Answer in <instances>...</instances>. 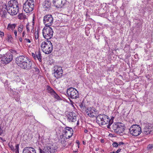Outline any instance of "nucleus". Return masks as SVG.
I'll return each mask as SVG.
<instances>
[{
	"label": "nucleus",
	"mask_w": 153,
	"mask_h": 153,
	"mask_svg": "<svg viewBox=\"0 0 153 153\" xmlns=\"http://www.w3.org/2000/svg\"><path fill=\"white\" fill-rule=\"evenodd\" d=\"M15 62L20 68L23 69L29 70L31 68L32 62L24 56H17Z\"/></svg>",
	"instance_id": "1"
},
{
	"label": "nucleus",
	"mask_w": 153,
	"mask_h": 153,
	"mask_svg": "<svg viewBox=\"0 0 153 153\" xmlns=\"http://www.w3.org/2000/svg\"><path fill=\"white\" fill-rule=\"evenodd\" d=\"M5 6L7 11L11 15H16L19 11V4L18 2L15 0L9 1Z\"/></svg>",
	"instance_id": "2"
},
{
	"label": "nucleus",
	"mask_w": 153,
	"mask_h": 153,
	"mask_svg": "<svg viewBox=\"0 0 153 153\" xmlns=\"http://www.w3.org/2000/svg\"><path fill=\"white\" fill-rule=\"evenodd\" d=\"M41 47L42 51L46 54H48L51 53L53 49L52 43L49 40L42 42Z\"/></svg>",
	"instance_id": "3"
},
{
	"label": "nucleus",
	"mask_w": 153,
	"mask_h": 153,
	"mask_svg": "<svg viewBox=\"0 0 153 153\" xmlns=\"http://www.w3.org/2000/svg\"><path fill=\"white\" fill-rule=\"evenodd\" d=\"M57 146L55 144H48L44 147L43 150L39 148V153H55L56 151Z\"/></svg>",
	"instance_id": "4"
},
{
	"label": "nucleus",
	"mask_w": 153,
	"mask_h": 153,
	"mask_svg": "<svg viewBox=\"0 0 153 153\" xmlns=\"http://www.w3.org/2000/svg\"><path fill=\"white\" fill-rule=\"evenodd\" d=\"M34 1L33 0H27L23 5V9L26 13H29L34 9Z\"/></svg>",
	"instance_id": "5"
},
{
	"label": "nucleus",
	"mask_w": 153,
	"mask_h": 153,
	"mask_svg": "<svg viewBox=\"0 0 153 153\" xmlns=\"http://www.w3.org/2000/svg\"><path fill=\"white\" fill-rule=\"evenodd\" d=\"M96 122L100 126L107 124L110 121L108 117L105 114H100L98 115L96 119Z\"/></svg>",
	"instance_id": "6"
},
{
	"label": "nucleus",
	"mask_w": 153,
	"mask_h": 153,
	"mask_svg": "<svg viewBox=\"0 0 153 153\" xmlns=\"http://www.w3.org/2000/svg\"><path fill=\"white\" fill-rule=\"evenodd\" d=\"M53 33L52 29L50 27H45L42 30V33L43 37L47 40L52 38Z\"/></svg>",
	"instance_id": "7"
},
{
	"label": "nucleus",
	"mask_w": 153,
	"mask_h": 153,
	"mask_svg": "<svg viewBox=\"0 0 153 153\" xmlns=\"http://www.w3.org/2000/svg\"><path fill=\"white\" fill-rule=\"evenodd\" d=\"M130 134L132 136H137L142 132L141 128L137 125H133L129 128Z\"/></svg>",
	"instance_id": "8"
},
{
	"label": "nucleus",
	"mask_w": 153,
	"mask_h": 153,
	"mask_svg": "<svg viewBox=\"0 0 153 153\" xmlns=\"http://www.w3.org/2000/svg\"><path fill=\"white\" fill-rule=\"evenodd\" d=\"M67 94L69 98L72 99H76L79 97L78 91L74 88L71 87L67 90Z\"/></svg>",
	"instance_id": "9"
},
{
	"label": "nucleus",
	"mask_w": 153,
	"mask_h": 153,
	"mask_svg": "<svg viewBox=\"0 0 153 153\" xmlns=\"http://www.w3.org/2000/svg\"><path fill=\"white\" fill-rule=\"evenodd\" d=\"M13 54L10 51L7 52L2 57L1 62L5 64L9 63L13 59Z\"/></svg>",
	"instance_id": "10"
},
{
	"label": "nucleus",
	"mask_w": 153,
	"mask_h": 153,
	"mask_svg": "<svg viewBox=\"0 0 153 153\" xmlns=\"http://www.w3.org/2000/svg\"><path fill=\"white\" fill-rule=\"evenodd\" d=\"M53 19L51 14L45 15L44 17L43 22L46 27H50L53 23Z\"/></svg>",
	"instance_id": "11"
},
{
	"label": "nucleus",
	"mask_w": 153,
	"mask_h": 153,
	"mask_svg": "<svg viewBox=\"0 0 153 153\" xmlns=\"http://www.w3.org/2000/svg\"><path fill=\"white\" fill-rule=\"evenodd\" d=\"M53 71L54 76L57 79L60 78L62 76L63 71L61 67L56 66Z\"/></svg>",
	"instance_id": "12"
},
{
	"label": "nucleus",
	"mask_w": 153,
	"mask_h": 153,
	"mask_svg": "<svg viewBox=\"0 0 153 153\" xmlns=\"http://www.w3.org/2000/svg\"><path fill=\"white\" fill-rule=\"evenodd\" d=\"M95 109L94 108L88 107L85 110L86 112L88 115L90 117H94L96 116V114L95 113Z\"/></svg>",
	"instance_id": "13"
},
{
	"label": "nucleus",
	"mask_w": 153,
	"mask_h": 153,
	"mask_svg": "<svg viewBox=\"0 0 153 153\" xmlns=\"http://www.w3.org/2000/svg\"><path fill=\"white\" fill-rule=\"evenodd\" d=\"M74 112H70L67 115L68 120L69 122H74L76 120V117Z\"/></svg>",
	"instance_id": "14"
},
{
	"label": "nucleus",
	"mask_w": 153,
	"mask_h": 153,
	"mask_svg": "<svg viewBox=\"0 0 153 153\" xmlns=\"http://www.w3.org/2000/svg\"><path fill=\"white\" fill-rule=\"evenodd\" d=\"M118 124L119 126L118 128H117L116 133L121 135L123 134V132L125 130V125L123 124L120 123H118Z\"/></svg>",
	"instance_id": "15"
},
{
	"label": "nucleus",
	"mask_w": 153,
	"mask_h": 153,
	"mask_svg": "<svg viewBox=\"0 0 153 153\" xmlns=\"http://www.w3.org/2000/svg\"><path fill=\"white\" fill-rule=\"evenodd\" d=\"M23 153H36V151L33 148L27 147L24 149Z\"/></svg>",
	"instance_id": "16"
},
{
	"label": "nucleus",
	"mask_w": 153,
	"mask_h": 153,
	"mask_svg": "<svg viewBox=\"0 0 153 153\" xmlns=\"http://www.w3.org/2000/svg\"><path fill=\"white\" fill-rule=\"evenodd\" d=\"M142 133L145 135H147L150 134L151 133H153V128L150 126L146 127L144 128Z\"/></svg>",
	"instance_id": "17"
},
{
	"label": "nucleus",
	"mask_w": 153,
	"mask_h": 153,
	"mask_svg": "<svg viewBox=\"0 0 153 153\" xmlns=\"http://www.w3.org/2000/svg\"><path fill=\"white\" fill-rule=\"evenodd\" d=\"M53 5L57 8H61L63 7L61 0H53Z\"/></svg>",
	"instance_id": "18"
},
{
	"label": "nucleus",
	"mask_w": 153,
	"mask_h": 153,
	"mask_svg": "<svg viewBox=\"0 0 153 153\" xmlns=\"http://www.w3.org/2000/svg\"><path fill=\"white\" fill-rule=\"evenodd\" d=\"M43 7L45 10L46 11H48L50 10L51 8V3L48 1H45L43 5Z\"/></svg>",
	"instance_id": "19"
},
{
	"label": "nucleus",
	"mask_w": 153,
	"mask_h": 153,
	"mask_svg": "<svg viewBox=\"0 0 153 153\" xmlns=\"http://www.w3.org/2000/svg\"><path fill=\"white\" fill-rule=\"evenodd\" d=\"M71 131L67 132L66 131H63V135L66 138H69L71 137L73 134V129H71Z\"/></svg>",
	"instance_id": "20"
},
{
	"label": "nucleus",
	"mask_w": 153,
	"mask_h": 153,
	"mask_svg": "<svg viewBox=\"0 0 153 153\" xmlns=\"http://www.w3.org/2000/svg\"><path fill=\"white\" fill-rule=\"evenodd\" d=\"M36 60L37 59L40 62H41L42 61V56H41V53L40 51H38L37 52H36Z\"/></svg>",
	"instance_id": "21"
},
{
	"label": "nucleus",
	"mask_w": 153,
	"mask_h": 153,
	"mask_svg": "<svg viewBox=\"0 0 153 153\" xmlns=\"http://www.w3.org/2000/svg\"><path fill=\"white\" fill-rule=\"evenodd\" d=\"M67 138H66L65 137V136L62 135L60 136V138L59 139V141L62 144H64L65 142H66V140Z\"/></svg>",
	"instance_id": "22"
},
{
	"label": "nucleus",
	"mask_w": 153,
	"mask_h": 153,
	"mask_svg": "<svg viewBox=\"0 0 153 153\" xmlns=\"http://www.w3.org/2000/svg\"><path fill=\"white\" fill-rule=\"evenodd\" d=\"M16 26V24H9L8 25L7 29L9 30H13Z\"/></svg>",
	"instance_id": "23"
},
{
	"label": "nucleus",
	"mask_w": 153,
	"mask_h": 153,
	"mask_svg": "<svg viewBox=\"0 0 153 153\" xmlns=\"http://www.w3.org/2000/svg\"><path fill=\"white\" fill-rule=\"evenodd\" d=\"M118 123H116L114 124L112 127V129L114 131L117 133V128L119 126Z\"/></svg>",
	"instance_id": "24"
},
{
	"label": "nucleus",
	"mask_w": 153,
	"mask_h": 153,
	"mask_svg": "<svg viewBox=\"0 0 153 153\" xmlns=\"http://www.w3.org/2000/svg\"><path fill=\"white\" fill-rule=\"evenodd\" d=\"M47 89L48 92L50 94L52 95L55 91L53 90L49 86L47 85Z\"/></svg>",
	"instance_id": "25"
},
{
	"label": "nucleus",
	"mask_w": 153,
	"mask_h": 153,
	"mask_svg": "<svg viewBox=\"0 0 153 153\" xmlns=\"http://www.w3.org/2000/svg\"><path fill=\"white\" fill-rule=\"evenodd\" d=\"M18 17L19 19H25L26 18V16L24 15L23 13H21L18 15Z\"/></svg>",
	"instance_id": "26"
},
{
	"label": "nucleus",
	"mask_w": 153,
	"mask_h": 153,
	"mask_svg": "<svg viewBox=\"0 0 153 153\" xmlns=\"http://www.w3.org/2000/svg\"><path fill=\"white\" fill-rule=\"evenodd\" d=\"M53 97L57 100L61 99L59 96L55 92L52 95Z\"/></svg>",
	"instance_id": "27"
},
{
	"label": "nucleus",
	"mask_w": 153,
	"mask_h": 153,
	"mask_svg": "<svg viewBox=\"0 0 153 153\" xmlns=\"http://www.w3.org/2000/svg\"><path fill=\"white\" fill-rule=\"evenodd\" d=\"M85 103L83 102H82L81 103L79 104V106L81 109L82 111H84L85 108Z\"/></svg>",
	"instance_id": "28"
},
{
	"label": "nucleus",
	"mask_w": 153,
	"mask_h": 153,
	"mask_svg": "<svg viewBox=\"0 0 153 153\" xmlns=\"http://www.w3.org/2000/svg\"><path fill=\"white\" fill-rule=\"evenodd\" d=\"M12 39L13 38L12 36L10 34H7V41L8 42H11Z\"/></svg>",
	"instance_id": "29"
},
{
	"label": "nucleus",
	"mask_w": 153,
	"mask_h": 153,
	"mask_svg": "<svg viewBox=\"0 0 153 153\" xmlns=\"http://www.w3.org/2000/svg\"><path fill=\"white\" fill-rule=\"evenodd\" d=\"M23 27L24 26L22 25H20L18 26V31L19 33H20L22 32Z\"/></svg>",
	"instance_id": "30"
},
{
	"label": "nucleus",
	"mask_w": 153,
	"mask_h": 153,
	"mask_svg": "<svg viewBox=\"0 0 153 153\" xmlns=\"http://www.w3.org/2000/svg\"><path fill=\"white\" fill-rule=\"evenodd\" d=\"M2 12L1 17L3 18H6V15L7 14L6 11L5 10L2 11Z\"/></svg>",
	"instance_id": "31"
},
{
	"label": "nucleus",
	"mask_w": 153,
	"mask_h": 153,
	"mask_svg": "<svg viewBox=\"0 0 153 153\" xmlns=\"http://www.w3.org/2000/svg\"><path fill=\"white\" fill-rule=\"evenodd\" d=\"M31 69H32V71L34 72L36 74H38L39 72V69L36 67H35L33 68H31Z\"/></svg>",
	"instance_id": "32"
},
{
	"label": "nucleus",
	"mask_w": 153,
	"mask_h": 153,
	"mask_svg": "<svg viewBox=\"0 0 153 153\" xmlns=\"http://www.w3.org/2000/svg\"><path fill=\"white\" fill-rule=\"evenodd\" d=\"M62 4H63V6L64 7L66 4L68 3V0H61Z\"/></svg>",
	"instance_id": "33"
},
{
	"label": "nucleus",
	"mask_w": 153,
	"mask_h": 153,
	"mask_svg": "<svg viewBox=\"0 0 153 153\" xmlns=\"http://www.w3.org/2000/svg\"><path fill=\"white\" fill-rule=\"evenodd\" d=\"M71 129H72V128H71L67 127H65V128L63 130V131H65L67 132H68V131H71Z\"/></svg>",
	"instance_id": "34"
},
{
	"label": "nucleus",
	"mask_w": 153,
	"mask_h": 153,
	"mask_svg": "<svg viewBox=\"0 0 153 153\" xmlns=\"http://www.w3.org/2000/svg\"><path fill=\"white\" fill-rule=\"evenodd\" d=\"M19 145L18 144H17L15 146V150H16V153H19Z\"/></svg>",
	"instance_id": "35"
},
{
	"label": "nucleus",
	"mask_w": 153,
	"mask_h": 153,
	"mask_svg": "<svg viewBox=\"0 0 153 153\" xmlns=\"http://www.w3.org/2000/svg\"><path fill=\"white\" fill-rule=\"evenodd\" d=\"M35 38L36 39H37L39 37V32L38 30L36 31L35 33Z\"/></svg>",
	"instance_id": "36"
},
{
	"label": "nucleus",
	"mask_w": 153,
	"mask_h": 153,
	"mask_svg": "<svg viewBox=\"0 0 153 153\" xmlns=\"http://www.w3.org/2000/svg\"><path fill=\"white\" fill-rule=\"evenodd\" d=\"M153 148V145L152 144H149L147 146V149L148 150H150Z\"/></svg>",
	"instance_id": "37"
},
{
	"label": "nucleus",
	"mask_w": 153,
	"mask_h": 153,
	"mask_svg": "<svg viewBox=\"0 0 153 153\" xmlns=\"http://www.w3.org/2000/svg\"><path fill=\"white\" fill-rule=\"evenodd\" d=\"M9 85L10 84L8 82L6 81L4 83V86L5 87V88H9L10 87Z\"/></svg>",
	"instance_id": "38"
},
{
	"label": "nucleus",
	"mask_w": 153,
	"mask_h": 153,
	"mask_svg": "<svg viewBox=\"0 0 153 153\" xmlns=\"http://www.w3.org/2000/svg\"><path fill=\"white\" fill-rule=\"evenodd\" d=\"M8 145L11 150L13 151L15 150V149H14V147L13 145L10 144V143H9Z\"/></svg>",
	"instance_id": "39"
},
{
	"label": "nucleus",
	"mask_w": 153,
	"mask_h": 153,
	"mask_svg": "<svg viewBox=\"0 0 153 153\" xmlns=\"http://www.w3.org/2000/svg\"><path fill=\"white\" fill-rule=\"evenodd\" d=\"M112 145L114 147H117L118 146V143L116 142H114L113 143Z\"/></svg>",
	"instance_id": "40"
},
{
	"label": "nucleus",
	"mask_w": 153,
	"mask_h": 153,
	"mask_svg": "<svg viewBox=\"0 0 153 153\" xmlns=\"http://www.w3.org/2000/svg\"><path fill=\"white\" fill-rule=\"evenodd\" d=\"M9 51L12 54V53L15 54V53L16 54L18 53H17V51L15 50H10Z\"/></svg>",
	"instance_id": "41"
},
{
	"label": "nucleus",
	"mask_w": 153,
	"mask_h": 153,
	"mask_svg": "<svg viewBox=\"0 0 153 153\" xmlns=\"http://www.w3.org/2000/svg\"><path fill=\"white\" fill-rule=\"evenodd\" d=\"M110 120L108 122V124L107 125V128H110V126L112 124V123H110Z\"/></svg>",
	"instance_id": "42"
},
{
	"label": "nucleus",
	"mask_w": 153,
	"mask_h": 153,
	"mask_svg": "<svg viewBox=\"0 0 153 153\" xmlns=\"http://www.w3.org/2000/svg\"><path fill=\"white\" fill-rule=\"evenodd\" d=\"M4 33L3 32H1L0 31V36H1V38L4 36Z\"/></svg>",
	"instance_id": "43"
},
{
	"label": "nucleus",
	"mask_w": 153,
	"mask_h": 153,
	"mask_svg": "<svg viewBox=\"0 0 153 153\" xmlns=\"http://www.w3.org/2000/svg\"><path fill=\"white\" fill-rule=\"evenodd\" d=\"M32 56H33V57L34 58V59H36V53H32Z\"/></svg>",
	"instance_id": "44"
},
{
	"label": "nucleus",
	"mask_w": 153,
	"mask_h": 153,
	"mask_svg": "<svg viewBox=\"0 0 153 153\" xmlns=\"http://www.w3.org/2000/svg\"><path fill=\"white\" fill-rule=\"evenodd\" d=\"M124 144V143L123 142H119V143H118V146H120L122 145H123Z\"/></svg>",
	"instance_id": "45"
},
{
	"label": "nucleus",
	"mask_w": 153,
	"mask_h": 153,
	"mask_svg": "<svg viewBox=\"0 0 153 153\" xmlns=\"http://www.w3.org/2000/svg\"><path fill=\"white\" fill-rule=\"evenodd\" d=\"M14 34L15 35V37H16L17 36V31L16 30H15L14 32Z\"/></svg>",
	"instance_id": "46"
},
{
	"label": "nucleus",
	"mask_w": 153,
	"mask_h": 153,
	"mask_svg": "<svg viewBox=\"0 0 153 153\" xmlns=\"http://www.w3.org/2000/svg\"><path fill=\"white\" fill-rule=\"evenodd\" d=\"M25 40L27 42L30 43L31 42L30 40L29 39H25Z\"/></svg>",
	"instance_id": "47"
},
{
	"label": "nucleus",
	"mask_w": 153,
	"mask_h": 153,
	"mask_svg": "<svg viewBox=\"0 0 153 153\" xmlns=\"http://www.w3.org/2000/svg\"><path fill=\"white\" fill-rule=\"evenodd\" d=\"M3 130L2 128L0 127V135H1L3 133Z\"/></svg>",
	"instance_id": "48"
},
{
	"label": "nucleus",
	"mask_w": 153,
	"mask_h": 153,
	"mask_svg": "<svg viewBox=\"0 0 153 153\" xmlns=\"http://www.w3.org/2000/svg\"><path fill=\"white\" fill-rule=\"evenodd\" d=\"M121 149H118L116 152V153H119L121 151Z\"/></svg>",
	"instance_id": "49"
},
{
	"label": "nucleus",
	"mask_w": 153,
	"mask_h": 153,
	"mask_svg": "<svg viewBox=\"0 0 153 153\" xmlns=\"http://www.w3.org/2000/svg\"><path fill=\"white\" fill-rule=\"evenodd\" d=\"M100 142L102 143H103L104 142V140L103 139H101L100 140Z\"/></svg>",
	"instance_id": "50"
},
{
	"label": "nucleus",
	"mask_w": 153,
	"mask_h": 153,
	"mask_svg": "<svg viewBox=\"0 0 153 153\" xmlns=\"http://www.w3.org/2000/svg\"><path fill=\"white\" fill-rule=\"evenodd\" d=\"M88 132V131L87 130V129H85V130H84V132L85 133H87Z\"/></svg>",
	"instance_id": "51"
},
{
	"label": "nucleus",
	"mask_w": 153,
	"mask_h": 153,
	"mask_svg": "<svg viewBox=\"0 0 153 153\" xmlns=\"http://www.w3.org/2000/svg\"><path fill=\"white\" fill-rule=\"evenodd\" d=\"M25 32L24 31H23L22 33V36L23 37H24V36H25Z\"/></svg>",
	"instance_id": "52"
},
{
	"label": "nucleus",
	"mask_w": 153,
	"mask_h": 153,
	"mask_svg": "<svg viewBox=\"0 0 153 153\" xmlns=\"http://www.w3.org/2000/svg\"><path fill=\"white\" fill-rule=\"evenodd\" d=\"M19 40L20 42H22V39L21 38H19Z\"/></svg>",
	"instance_id": "53"
},
{
	"label": "nucleus",
	"mask_w": 153,
	"mask_h": 153,
	"mask_svg": "<svg viewBox=\"0 0 153 153\" xmlns=\"http://www.w3.org/2000/svg\"><path fill=\"white\" fill-rule=\"evenodd\" d=\"M26 28H27V31H29V29L28 27H27Z\"/></svg>",
	"instance_id": "54"
},
{
	"label": "nucleus",
	"mask_w": 153,
	"mask_h": 153,
	"mask_svg": "<svg viewBox=\"0 0 153 153\" xmlns=\"http://www.w3.org/2000/svg\"><path fill=\"white\" fill-rule=\"evenodd\" d=\"M79 124V121H78L77 123V125H78Z\"/></svg>",
	"instance_id": "55"
},
{
	"label": "nucleus",
	"mask_w": 153,
	"mask_h": 153,
	"mask_svg": "<svg viewBox=\"0 0 153 153\" xmlns=\"http://www.w3.org/2000/svg\"><path fill=\"white\" fill-rule=\"evenodd\" d=\"M76 143H77L79 144V141H76Z\"/></svg>",
	"instance_id": "56"
},
{
	"label": "nucleus",
	"mask_w": 153,
	"mask_h": 153,
	"mask_svg": "<svg viewBox=\"0 0 153 153\" xmlns=\"http://www.w3.org/2000/svg\"><path fill=\"white\" fill-rule=\"evenodd\" d=\"M111 153H116V152L114 151L113 152H111Z\"/></svg>",
	"instance_id": "57"
},
{
	"label": "nucleus",
	"mask_w": 153,
	"mask_h": 153,
	"mask_svg": "<svg viewBox=\"0 0 153 153\" xmlns=\"http://www.w3.org/2000/svg\"><path fill=\"white\" fill-rule=\"evenodd\" d=\"M98 150H99V149H96V151H98Z\"/></svg>",
	"instance_id": "58"
},
{
	"label": "nucleus",
	"mask_w": 153,
	"mask_h": 153,
	"mask_svg": "<svg viewBox=\"0 0 153 153\" xmlns=\"http://www.w3.org/2000/svg\"><path fill=\"white\" fill-rule=\"evenodd\" d=\"M83 143L84 144H85V142H84V141H83Z\"/></svg>",
	"instance_id": "59"
},
{
	"label": "nucleus",
	"mask_w": 153,
	"mask_h": 153,
	"mask_svg": "<svg viewBox=\"0 0 153 153\" xmlns=\"http://www.w3.org/2000/svg\"><path fill=\"white\" fill-rule=\"evenodd\" d=\"M110 153H111V152H110Z\"/></svg>",
	"instance_id": "60"
}]
</instances>
